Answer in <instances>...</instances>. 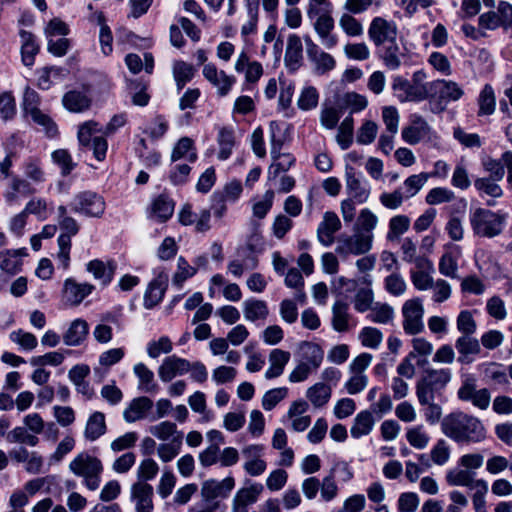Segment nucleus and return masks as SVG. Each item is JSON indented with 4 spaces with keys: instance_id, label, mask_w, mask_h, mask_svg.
<instances>
[{
    "instance_id": "nucleus-52",
    "label": "nucleus",
    "mask_w": 512,
    "mask_h": 512,
    "mask_svg": "<svg viewBox=\"0 0 512 512\" xmlns=\"http://www.w3.org/2000/svg\"><path fill=\"white\" fill-rule=\"evenodd\" d=\"M383 47L381 58L387 68L390 70H396L401 65V53L400 47L397 40L394 43H388Z\"/></svg>"
},
{
    "instance_id": "nucleus-50",
    "label": "nucleus",
    "mask_w": 512,
    "mask_h": 512,
    "mask_svg": "<svg viewBox=\"0 0 512 512\" xmlns=\"http://www.w3.org/2000/svg\"><path fill=\"white\" fill-rule=\"evenodd\" d=\"M182 447V435L174 437L170 442H162L157 446V456L163 463L171 462L178 456Z\"/></svg>"
},
{
    "instance_id": "nucleus-15",
    "label": "nucleus",
    "mask_w": 512,
    "mask_h": 512,
    "mask_svg": "<svg viewBox=\"0 0 512 512\" xmlns=\"http://www.w3.org/2000/svg\"><path fill=\"white\" fill-rule=\"evenodd\" d=\"M235 487V479L228 476L222 480L208 479L201 485V497L205 502H211L217 498L225 499Z\"/></svg>"
},
{
    "instance_id": "nucleus-19",
    "label": "nucleus",
    "mask_w": 512,
    "mask_h": 512,
    "mask_svg": "<svg viewBox=\"0 0 512 512\" xmlns=\"http://www.w3.org/2000/svg\"><path fill=\"white\" fill-rule=\"evenodd\" d=\"M203 76L216 89L219 96H226L232 89L236 79L225 71L219 70L214 64H206L203 68Z\"/></svg>"
},
{
    "instance_id": "nucleus-10",
    "label": "nucleus",
    "mask_w": 512,
    "mask_h": 512,
    "mask_svg": "<svg viewBox=\"0 0 512 512\" xmlns=\"http://www.w3.org/2000/svg\"><path fill=\"white\" fill-rule=\"evenodd\" d=\"M368 36L376 47L394 43L398 37L397 25L393 21L375 17L369 25Z\"/></svg>"
},
{
    "instance_id": "nucleus-3",
    "label": "nucleus",
    "mask_w": 512,
    "mask_h": 512,
    "mask_svg": "<svg viewBox=\"0 0 512 512\" xmlns=\"http://www.w3.org/2000/svg\"><path fill=\"white\" fill-rule=\"evenodd\" d=\"M69 469L76 476L84 478L88 489L96 490L99 487L103 465L97 457L81 452L70 462Z\"/></svg>"
},
{
    "instance_id": "nucleus-11",
    "label": "nucleus",
    "mask_w": 512,
    "mask_h": 512,
    "mask_svg": "<svg viewBox=\"0 0 512 512\" xmlns=\"http://www.w3.org/2000/svg\"><path fill=\"white\" fill-rule=\"evenodd\" d=\"M307 58L317 75H324L336 67L335 58L322 50L313 40L307 36L304 38Z\"/></svg>"
},
{
    "instance_id": "nucleus-38",
    "label": "nucleus",
    "mask_w": 512,
    "mask_h": 512,
    "mask_svg": "<svg viewBox=\"0 0 512 512\" xmlns=\"http://www.w3.org/2000/svg\"><path fill=\"white\" fill-rule=\"evenodd\" d=\"M243 314L247 321L265 320L269 314L267 303L263 300L250 298L243 302Z\"/></svg>"
},
{
    "instance_id": "nucleus-41",
    "label": "nucleus",
    "mask_w": 512,
    "mask_h": 512,
    "mask_svg": "<svg viewBox=\"0 0 512 512\" xmlns=\"http://www.w3.org/2000/svg\"><path fill=\"white\" fill-rule=\"evenodd\" d=\"M172 75L176 83L177 90L180 91L193 79L195 69L193 65L185 61L176 60L172 64Z\"/></svg>"
},
{
    "instance_id": "nucleus-54",
    "label": "nucleus",
    "mask_w": 512,
    "mask_h": 512,
    "mask_svg": "<svg viewBox=\"0 0 512 512\" xmlns=\"http://www.w3.org/2000/svg\"><path fill=\"white\" fill-rule=\"evenodd\" d=\"M97 133H102V126L98 122L89 120L80 124L77 132L79 144L88 147L93 141L92 136Z\"/></svg>"
},
{
    "instance_id": "nucleus-47",
    "label": "nucleus",
    "mask_w": 512,
    "mask_h": 512,
    "mask_svg": "<svg viewBox=\"0 0 512 512\" xmlns=\"http://www.w3.org/2000/svg\"><path fill=\"white\" fill-rule=\"evenodd\" d=\"M180 159H186L189 162H195L197 159L194 143L188 137L181 138L172 150L171 160L174 162Z\"/></svg>"
},
{
    "instance_id": "nucleus-55",
    "label": "nucleus",
    "mask_w": 512,
    "mask_h": 512,
    "mask_svg": "<svg viewBox=\"0 0 512 512\" xmlns=\"http://www.w3.org/2000/svg\"><path fill=\"white\" fill-rule=\"evenodd\" d=\"M394 317V309L386 303H376L367 315V319L378 324H387Z\"/></svg>"
},
{
    "instance_id": "nucleus-18",
    "label": "nucleus",
    "mask_w": 512,
    "mask_h": 512,
    "mask_svg": "<svg viewBox=\"0 0 512 512\" xmlns=\"http://www.w3.org/2000/svg\"><path fill=\"white\" fill-rule=\"evenodd\" d=\"M189 360L177 355H170L163 359L158 367V376L162 382H170L177 376L189 372Z\"/></svg>"
},
{
    "instance_id": "nucleus-53",
    "label": "nucleus",
    "mask_w": 512,
    "mask_h": 512,
    "mask_svg": "<svg viewBox=\"0 0 512 512\" xmlns=\"http://www.w3.org/2000/svg\"><path fill=\"white\" fill-rule=\"evenodd\" d=\"M6 439L10 443L26 444L35 447L39 443V438L28 432L25 426H17L7 433Z\"/></svg>"
},
{
    "instance_id": "nucleus-2",
    "label": "nucleus",
    "mask_w": 512,
    "mask_h": 512,
    "mask_svg": "<svg viewBox=\"0 0 512 512\" xmlns=\"http://www.w3.org/2000/svg\"><path fill=\"white\" fill-rule=\"evenodd\" d=\"M307 16L312 21L313 27L322 43L327 49L334 48L338 43L336 35L332 34L334 20L330 14L328 5L323 2H312L309 5Z\"/></svg>"
},
{
    "instance_id": "nucleus-9",
    "label": "nucleus",
    "mask_w": 512,
    "mask_h": 512,
    "mask_svg": "<svg viewBox=\"0 0 512 512\" xmlns=\"http://www.w3.org/2000/svg\"><path fill=\"white\" fill-rule=\"evenodd\" d=\"M471 223L476 234L484 237H494L501 233L503 221L494 212L486 209L475 211Z\"/></svg>"
},
{
    "instance_id": "nucleus-22",
    "label": "nucleus",
    "mask_w": 512,
    "mask_h": 512,
    "mask_svg": "<svg viewBox=\"0 0 512 512\" xmlns=\"http://www.w3.org/2000/svg\"><path fill=\"white\" fill-rule=\"evenodd\" d=\"M262 492V484L250 483L249 486L237 490L232 499V506L243 512H248V507L258 501Z\"/></svg>"
},
{
    "instance_id": "nucleus-29",
    "label": "nucleus",
    "mask_w": 512,
    "mask_h": 512,
    "mask_svg": "<svg viewBox=\"0 0 512 512\" xmlns=\"http://www.w3.org/2000/svg\"><path fill=\"white\" fill-rule=\"evenodd\" d=\"M346 189L349 195L357 202L364 203L368 200L370 192L369 189L364 187L356 175L352 167H346L345 170Z\"/></svg>"
},
{
    "instance_id": "nucleus-64",
    "label": "nucleus",
    "mask_w": 512,
    "mask_h": 512,
    "mask_svg": "<svg viewBox=\"0 0 512 512\" xmlns=\"http://www.w3.org/2000/svg\"><path fill=\"white\" fill-rule=\"evenodd\" d=\"M378 224V217L369 208L360 211L357 218V228L361 234H373Z\"/></svg>"
},
{
    "instance_id": "nucleus-14",
    "label": "nucleus",
    "mask_w": 512,
    "mask_h": 512,
    "mask_svg": "<svg viewBox=\"0 0 512 512\" xmlns=\"http://www.w3.org/2000/svg\"><path fill=\"white\" fill-rule=\"evenodd\" d=\"M426 99L430 108L435 113H441L448 106V82L444 79H436L424 85Z\"/></svg>"
},
{
    "instance_id": "nucleus-6",
    "label": "nucleus",
    "mask_w": 512,
    "mask_h": 512,
    "mask_svg": "<svg viewBox=\"0 0 512 512\" xmlns=\"http://www.w3.org/2000/svg\"><path fill=\"white\" fill-rule=\"evenodd\" d=\"M402 327L406 334L417 335L424 330V305L419 297L406 300L401 308Z\"/></svg>"
},
{
    "instance_id": "nucleus-58",
    "label": "nucleus",
    "mask_w": 512,
    "mask_h": 512,
    "mask_svg": "<svg viewBox=\"0 0 512 512\" xmlns=\"http://www.w3.org/2000/svg\"><path fill=\"white\" fill-rule=\"evenodd\" d=\"M20 250H6L0 252V268L14 274L19 271L21 266Z\"/></svg>"
},
{
    "instance_id": "nucleus-1",
    "label": "nucleus",
    "mask_w": 512,
    "mask_h": 512,
    "mask_svg": "<svg viewBox=\"0 0 512 512\" xmlns=\"http://www.w3.org/2000/svg\"><path fill=\"white\" fill-rule=\"evenodd\" d=\"M450 438L456 442L478 443L486 438V430L478 418L453 413L450 415Z\"/></svg>"
},
{
    "instance_id": "nucleus-36",
    "label": "nucleus",
    "mask_w": 512,
    "mask_h": 512,
    "mask_svg": "<svg viewBox=\"0 0 512 512\" xmlns=\"http://www.w3.org/2000/svg\"><path fill=\"white\" fill-rule=\"evenodd\" d=\"M429 132L428 124L421 118L417 117L411 125L402 129V139L410 144L419 143Z\"/></svg>"
},
{
    "instance_id": "nucleus-51",
    "label": "nucleus",
    "mask_w": 512,
    "mask_h": 512,
    "mask_svg": "<svg viewBox=\"0 0 512 512\" xmlns=\"http://www.w3.org/2000/svg\"><path fill=\"white\" fill-rule=\"evenodd\" d=\"M478 115L488 116L494 113L496 108V97L493 88L486 84L480 91L478 97Z\"/></svg>"
},
{
    "instance_id": "nucleus-7",
    "label": "nucleus",
    "mask_w": 512,
    "mask_h": 512,
    "mask_svg": "<svg viewBox=\"0 0 512 512\" xmlns=\"http://www.w3.org/2000/svg\"><path fill=\"white\" fill-rule=\"evenodd\" d=\"M373 234L342 235L337 240L335 252L341 257L363 255L372 248Z\"/></svg>"
},
{
    "instance_id": "nucleus-23",
    "label": "nucleus",
    "mask_w": 512,
    "mask_h": 512,
    "mask_svg": "<svg viewBox=\"0 0 512 512\" xmlns=\"http://www.w3.org/2000/svg\"><path fill=\"white\" fill-rule=\"evenodd\" d=\"M168 283V275L160 272L148 285L144 295V306L151 309L158 305L165 294Z\"/></svg>"
},
{
    "instance_id": "nucleus-59",
    "label": "nucleus",
    "mask_w": 512,
    "mask_h": 512,
    "mask_svg": "<svg viewBox=\"0 0 512 512\" xmlns=\"http://www.w3.org/2000/svg\"><path fill=\"white\" fill-rule=\"evenodd\" d=\"M488 483L484 479H477L472 494V504L475 512H487L486 495L488 493Z\"/></svg>"
},
{
    "instance_id": "nucleus-39",
    "label": "nucleus",
    "mask_w": 512,
    "mask_h": 512,
    "mask_svg": "<svg viewBox=\"0 0 512 512\" xmlns=\"http://www.w3.org/2000/svg\"><path fill=\"white\" fill-rule=\"evenodd\" d=\"M34 193L27 180L14 177L10 181L9 189L4 193L5 202L8 205H14L19 202V195H29Z\"/></svg>"
},
{
    "instance_id": "nucleus-63",
    "label": "nucleus",
    "mask_w": 512,
    "mask_h": 512,
    "mask_svg": "<svg viewBox=\"0 0 512 512\" xmlns=\"http://www.w3.org/2000/svg\"><path fill=\"white\" fill-rule=\"evenodd\" d=\"M173 350V344L169 337L162 336L147 344L146 352L152 359L158 358L161 354H169Z\"/></svg>"
},
{
    "instance_id": "nucleus-31",
    "label": "nucleus",
    "mask_w": 512,
    "mask_h": 512,
    "mask_svg": "<svg viewBox=\"0 0 512 512\" xmlns=\"http://www.w3.org/2000/svg\"><path fill=\"white\" fill-rule=\"evenodd\" d=\"M303 59V45L300 37L291 34L287 38L284 61L287 67L296 70Z\"/></svg>"
},
{
    "instance_id": "nucleus-24",
    "label": "nucleus",
    "mask_w": 512,
    "mask_h": 512,
    "mask_svg": "<svg viewBox=\"0 0 512 512\" xmlns=\"http://www.w3.org/2000/svg\"><path fill=\"white\" fill-rule=\"evenodd\" d=\"M89 333V325L82 318L74 319L63 333L62 340L66 346L76 347L83 344Z\"/></svg>"
},
{
    "instance_id": "nucleus-61",
    "label": "nucleus",
    "mask_w": 512,
    "mask_h": 512,
    "mask_svg": "<svg viewBox=\"0 0 512 512\" xmlns=\"http://www.w3.org/2000/svg\"><path fill=\"white\" fill-rule=\"evenodd\" d=\"M63 76V69L58 67H45L38 71L37 85L43 90H47L56 80Z\"/></svg>"
},
{
    "instance_id": "nucleus-43",
    "label": "nucleus",
    "mask_w": 512,
    "mask_h": 512,
    "mask_svg": "<svg viewBox=\"0 0 512 512\" xmlns=\"http://www.w3.org/2000/svg\"><path fill=\"white\" fill-rule=\"evenodd\" d=\"M302 360L304 364L311 367L313 370H317L323 362L324 351L322 348L312 342H304L301 345Z\"/></svg>"
},
{
    "instance_id": "nucleus-26",
    "label": "nucleus",
    "mask_w": 512,
    "mask_h": 512,
    "mask_svg": "<svg viewBox=\"0 0 512 512\" xmlns=\"http://www.w3.org/2000/svg\"><path fill=\"white\" fill-rule=\"evenodd\" d=\"M153 407V401L145 396L134 398L123 411V419L127 423H135L146 417Z\"/></svg>"
},
{
    "instance_id": "nucleus-60",
    "label": "nucleus",
    "mask_w": 512,
    "mask_h": 512,
    "mask_svg": "<svg viewBox=\"0 0 512 512\" xmlns=\"http://www.w3.org/2000/svg\"><path fill=\"white\" fill-rule=\"evenodd\" d=\"M188 404L190 408L200 415L204 422H209L213 415L207 410L206 396L201 391H196L188 397Z\"/></svg>"
},
{
    "instance_id": "nucleus-56",
    "label": "nucleus",
    "mask_w": 512,
    "mask_h": 512,
    "mask_svg": "<svg viewBox=\"0 0 512 512\" xmlns=\"http://www.w3.org/2000/svg\"><path fill=\"white\" fill-rule=\"evenodd\" d=\"M353 130L354 121L353 118L346 117L338 127V133L336 135V141L342 150H346L350 147L353 141Z\"/></svg>"
},
{
    "instance_id": "nucleus-62",
    "label": "nucleus",
    "mask_w": 512,
    "mask_h": 512,
    "mask_svg": "<svg viewBox=\"0 0 512 512\" xmlns=\"http://www.w3.org/2000/svg\"><path fill=\"white\" fill-rule=\"evenodd\" d=\"M359 340L364 347L377 349L382 341V332L375 327H364L359 333Z\"/></svg>"
},
{
    "instance_id": "nucleus-46",
    "label": "nucleus",
    "mask_w": 512,
    "mask_h": 512,
    "mask_svg": "<svg viewBox=\"0 0 512 512\" xmlns=\"http://www.w3.org/2000/svg\"><path fill=\"white\" fill-rule=\"evenodd\" d=\"M125 64L133 74H138L143 68L148 74H151L154 69V58L151 53H145L143 63V60L138 54L129 53L125 57Z\"/></svg>"
},
{
    "instance_id": "nucleus-17",
    "label": "nucleus",
    "mask_w": 512,
    "mask_h": 512,
    "mask_svg": "<svg viewBox=\"0 0 512 512\" xmlns=\"http://www.w3.org/2000/svg\"><path fill=\"white\" fill-rule=\"evenodd\" d=\"M94 286L89 283H79L73 278H67L63 283L62 300L68 306H78L92 293Z\"/></svg>"
},
{
    "instance_id": "nucleus-30",
    "label": "nucleus",
    "mask_w": 512,
    "mask_h": 512,
    "mask_svg": "<svg viewBox=\"0 0 512 512\" xmlns=\"http://www.w3.org/2000/svg\"><path fill=\"white\" fill-rule=\"evenodd\" d=\"M91 102V98L88 94L80 90L68 91L62 98L63 106L73 113H81L88 110L91 106Z\"/></svg>"
},
{
    "instance_id": "nucleus-49",
    "label": "nucleus",
    "mask_w": 512,
    "mask_h": 512,
    "mask_svg": "<svg viewBox=\"0 0 512 512\" xmlns=\"http://www.w3.org/2000/svg\"><path fill=\"white\" fill-rule=\"evenodd\" d=\"M148 432L155 437L156 439L166 442L168 440H172L174 437H178V435H182L180 431L177 429V425L171 421H162L155 425H151L148 428Z\"/></svg>"
},
{
    "instance_id": "nucleus-8",
    "label": "nucleus",
    "mask_w": 512,
    "mask_h": 512,
    "mask_svg": "<svg viewBox=\"0 0 512 512\" xmlns=\"http://www.w3.org/2000/svg\"><path fill=\"white\" fill-rule=\"evenodd\" d=\"M105 207L103 197L91 191L78 193L71 203L74 212L82 213L88 217H101L104 214Z\"/></svg>"
},
{
    "instance_id": "nucleus-40",
    "label": "nucleus",
    "mask_w": 512,
    "mask_h": 512,
    "mask_svg": "<svg viewBox=\"0 0 512 512\" xmlns=\"http://www.w3.org/2000/svg\"><path fill=\"white\" fill-rule=\"evenodd\" d=\"M91 21H96L100 26L99 43L101 51L104 55H110L113 51L112 41L113 36L110 28L105 22V17L102 12H95L90 17Z\"/></svg>"
},
{
    "instance_id": "nucleus-20",
    "label": "nucleus",
    "mask_w": 512,
    "mask_h": 512,
    "mask_svg": "<svg viewBox=\"0 0 512 512\" xmlns=\"http://www.w3.org/2000/svg\"><path fill=\"white\" fill-rule=\"evenodd\" d=\"M392 89L401 102H421L426 99L424 85H414L402 77H395Z\"/></svg>"
},
{
    "instance_id": "nucleus-27",
    "label": "nucleus",
    "mask_w": 512,
    "mask_h": 512,
    "mask_svg": "<svg viewBox=\"0 0 512 512\" xmlns=\"http://www.w3.org/2000/svg\"><path fill=\"white\" fill-rule=\"evenodd\" d=\"M291 354L282 349H272L268 356L269 367L265 372V378L270 380L281 376L289 363Z\"/></svg>"
},
{
    "instance_id": "nucleus-32",
    "label": "nucleus",
    "mask_w": 512,
    "mask_h": 512,
    "mask_svg": "<svg viewBox=\"0 0 512 512\" xmlns=\"http://www.w3.org/2000/svg\"><path fill=\"white\" fill-rule=\"evenodd\" d=\"M106 431L107 425L104 413L95 411L87 419L84 429L85 439L94 442L103 436Z\"/></svg>"
},
{
    "instance_id": "nucleus-45",
    "label": "nucleus",
    "mask_w": 512,
    "mask_h": 512,
    "mask_svg": "<svg viewBox=\"0 0 512 512\" xmlns=\"http://www.w3.org/2000/svg\"><path fill=\"white\" fill-rule=\"evenodd\" d=\"M217 142L219 146L218 159L222 161L227 160L231 156L236 144L234 131L226 127L221 128L218 133Z\"/></svg>"
},
{
    "instance_id": "nucleus-42",
    "label": "nucleus",
    "mask_w": 512,
    "mask_h": 512,
    "mask_svg": "<svg viewBox=\"0 0 512 512\" xmlns=\"http://www.w3.org/2000/svg\"><path fill=\"white\" fill-rule=\"evenodd\" d=\"M332 389L329 385L318 382L309 387L306 397L315 408L323 407L331 398Z\"/></svg>"
},
{
    "instance_id": "nucleus-37",
    "label": "nucleus",
    "mask_w": 512,
    "mask_h": 512,
    "mask_svg": "<svg viewBox=\"0 0 512 512\" xmlns=\"http://www.w3.org/2000/svg\"><path fill=\"white\" fill-rule=\"evenodd\" d=\"M133 372L138 378V389L146 393H154L158 390V385L155 382L154 373L148 366L142 362L136 363L133 366Z\"/></svg>"
},
{
    "instance_id": "nucleus-33",
    "label": "nucleus",
    "mask_w": 512,
    "mask_h": 512,
    "mask_svg": "<svg viewBox=\"0 0 512 512\" xmlns=\"http://www.w3.org/2000/svg\"><path fill=\"white\" fill-rule=\"evenodd\" d=\"M86 268L96 280H99L103 285H108L113 279L116 265L112 261L105 263L94 259L87 263Z\"/></svg>"
},
{
    "instance_id": "nucleus-35",
    "label": "nucleus",
    "mask_w": 512,
    "mask_h": 512,
    "mask_svg": "<svg viewBox=\"0 0 512 512\" xmlns=\"http://www.w3.org/2000/svg\"><path fill=\"white\" fill-rule=\"evenodd\" d=\"M375 425L372 412L363 410L359 412L354 418L353 424L350 429V434L353 438L359 439L371 433Z\"/></svg>"
},
{
    "instance_id": "nucleus-25",
    "label": "nucleus",
    "mask_w": 512,
    "mask_h": 512,
    "mask_svg": "<svg viewBox=\"0 0 512 512\" xmlns=\"http://www.w3.org/2000/svg\"><path fill=\"white\" fill-rule=\"evenodd\" d=\"M258 266V259L255 255L245 250H239L234 259L229 261L227 271L232 276L239 278L246 271L254 270Z\"/></svg>"
},
{
    "instance_id": "nucleus-28",
    "label": "nucleus",
    "mask_w": 512,
    "mask_h": 512,
    "mask_svg": "<svg viewBox=\"0 0 512 512\" xmlns=\"http://www.w3.org/2000/svg\"><path fill=\"white\" fill-rule=\"evenodd\" d=\"M486 383L494 386H507L509 380L504 366L497 362H488L479 366Z\"/></svg>"
},
{
    "instance_id": "nucleus-12",
    "label": "nucleus",
    "mask_w": 512,
    "mask_h": 512,
    "mask_svg": "<svg viewBox=\"0 0 512 512\" xmlns=\"http://www.w3.org/2000/svg\"><path fill=\"white\" fill-rule=\"evenodd\" d=\"M178 220L184 226H194L196 232L204 233L211 229V211L204 208L199 212L189 203L184 204L178 212Z\"/></svg>"
},
{
    "instance_id": "nucleus-4",
    "label": "nucleus",
    "mask_w": 512,
    "mask_h": 512,
    "mask_svg": "<svg viewBox=\"0 0 512 512\" xmlns=\"http://www.w3.org/2000/svg\"><path fill=\"white\" fill-rule=\"evenodd\" d=\"M22 105L25 116L41 126L49 137L57 135V125L48 114L40 109V96L36 91L27 87L24 92Z\"/></svg>"
},
{
    "instance_id": "nucleus-48",
    "label": "nucleus",
    "mask_w": 512,
    "mask_h": 512,
    "mask_svg": "<svg viewBox=\"0 0 512 512\" xmlns=\"http://www.w3.org/2000/svg\"><path fill=\"white\" fill-rule=\"evenodd\" d=\"M174 212V203L167 196L160 195L152 203L151 217L164 222L168 220Z\"/></svg>"
},
{
    "instance_id": "nucleus-34",
    "label": "nucleus",
    "mask_w": 512,
    "mask_h": 512,
    "mask_svg": "<svg viewBox=\"0 0 512 512\" xmlns=\"http://www.w3.org/2000/svg\"><path fill=\"white\" fill-rule=\"evenodd\" d=\"M455 347L459 353V361L470 363L474 355L481 351L479 341L471 335H463L456 340Z\"/></svg>"
},
{
    "instance_id": "nucleus-57",
    "label": "nucleus",
    "mask_w": 512,
    "mask_h": 512,
    "mask_svg": "<svg viewBox=\"0 0 512 512\" xmlns=\"http://www.w3.org/2000/svg\"><path fill=\"white\" fill-rule=\"evenodd\" d=\"M499 182L500 181H496L493 178L481 177L475 180L474 185L481 195L498 198L503 194V190L499 185Z\"/></svg>"
},
{
    "instance_id": "nucleus-21",
    "label": "nucleus",
    "mask_w": 512,
    "mask_h": 512,
    "mask_svg": "<svg viewBox=\"0 0 512 512\" xmlns=\"http://www.w3.org/2000/svg\"><path fill=\"white\" fill-rule=\"evenodd\" d=\"M153 487L142 481H137L130 488L131 501L136 512L153 511Z\"/></svg>"
},
{
    "instance_id": "nucleus-5",
    "label": "nucleus",
    "mask_w": 512,
    "mask_h": 512,
    "mask_svg": "<svg viewBox=\"0 0 512 512\" xmlns=\"http://www.w3.org/2000/svg\"><path fill=\"white\" fill-rule=\"evenodd\" d=\"M485 11L479 17V27L494 30L506 26L512 17V6L509 2H484Z\"/></svg>"
},
{
    "instance_id": "nucleus-44",
    "label": "nucleus",
    "mask_w": 512,
    "mask_h": 512,
    "mask_svg": "<svg viewBox=\"0 0 512 512\" xmlns=\"http://www.w3.org/2000/svg\"><path fill=\"white\" fill-rule=\"evenodd\" d=\"M348 304L336 301L332 306V327L337 332H345L349 329L350 314Z\"/></svg>"
},
{
    "instance_id": "nucleus-13",
    "label": "nucleus",
    "mask_w": 512,
    "mask_h": 512,
    "mask_svg": "<svg viewBox=\"0 0 512 512\" xmlns=\"http://www.w3.org/2000/svg\"><path fill=\"white\" fill-rule=\"evenodd\" d=\"M265 447L262 444H249L242 449L244 458L243 469L252 476L258 477L267 469V463L263 459Z\"/></svg>"
},
{
    "instance_id": "nucleus-16",
    "label": "nucleus",
    "mask_w": 512,
    "mask_h": 512,
    "mask_svg": "<svg viewBox=\"0 0 512 512\" xmlns=\"http://www.w3.org/2000/svg\"><path fill=\"white\" fill-rule=\"evenodd\" d=\"M341 227L338 215L333 211H326L316 230L318 242L324 247H330L335 242V234Z\"/></svg>"
}]
</instances>
